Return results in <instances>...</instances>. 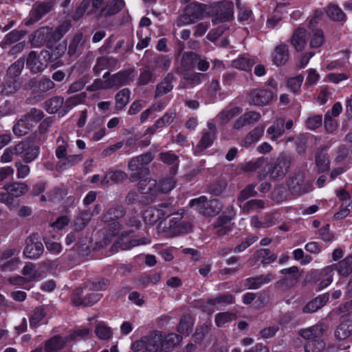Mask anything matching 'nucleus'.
<instances>
[{
  "instance_id": "16",
  "label": "nucleus",
  "mask_w": 352,
  "mask_h": 352,
  "mask_svg": "<svg viewBox=\"0 0 352 352\" xmlns=\"http://www.w3.org/2000/svg\"><path fill=\"white\" fill-rule=\"evenodd\" d=\"M86 98L87 94L85 92H82L67 98L66 100L64 101V105L59 112V116H64L76 106L85 103Z\"/></svg>"
},
{
  "instance_id": "3",
  "label": "nucleus",
  "mask_w": 352,
  "mask_h": 352,
  "mask_svg": "<svg viewBox=\"0 0 352 352\" xmlns=\"http://www.w3.org/2000/svg\"><path fill=\"white\" fill-rule=\"evenodd\" d=\"M277 91L276 82L274 79H270L263 87L255 89L250 92V103L258 107L266 106L276 96Z\"/></svg>"
},
{
  "instance_id": "22",
  "label": "nucleus",
  "mask_w": 352,
  "mask_h": 352,
  "mask_svg": "<svg viewBox=\"0 0 352 352\" xmlns=\"http://www.w3.org/2000/svg\"><path fill=\"white\" fill-rule=\"evenodd\" d=\"M124 6V0H108L101 9L100 14L104 16L115 14L120 11Z\"/></svg>"
},
{
  "instance_id": "36",
  "label": "nucleus",
  "mask_w": 352,
  "mask_h": 352,
  "mask_svg": "<svg viewBox=\"0 0 352 352\" xmlns=\"http://www.w3.org/2000/svg\"><path fill=\"white\" fill-rule=\"evenodd\" d=\"M173 80V76L168 74L160 84L157 85L155 97L162 96L173 89V86L171 82Z\"/></svg>"
},
{
  "instance_id": "25",
  "label": "nucleus",
  "mask_w": 352,
  "mask_h": 352,
  "mask_svg": "<svg viewBox=\"0 0 352 352\" xmlns=\"http://www.w3.org/2000/svg\"><path fill=\"white\" fill-rule=\"evenodd\" d=\"M232 217L231 215L222 214L217 218L214 223V228L217 230L219 235L226 234L231 228V221Z\"/></svg>"
},
{
  "instance_id": "21",
  "label": "nucleus",
  "mask_w": 352,
  "mask_h": 352,
  "mask_svg": "<svg viewBox=\"0 0 352 352\" xmlns=\"http://www.w3.org/2000/svg\"><path fill=\"white\" fill-rule=\"evenodd\" d=\"M52 29L48 27H42L34 32L32 38V43L34 46H40L50 39Z\"/></svg>"
},
{
  "instance_id": "28",
  "label": "nucleus",
  "mask_w": 352,
  "mask_h": 352,
  "mask_svg": "<svg viewBox=\"0 0 352 352\" xmlns=\"http://www.w3.org/2000/svg\"><path fill=\"white\" fill-rule=\"evenodd\" d=\"M306 31L304 28H298L294 33L291 42L298 51L304 49L306 44Z\"/></svg>"
},
{
  "instance_id": "55",
  "label": "nucleus",
  "mask_w": 352,
  "mask_h": 352,
  "mask_svg": "<svg viewBox=\"0 0 352 352\" xmlns=\"http://www.w3.org/2000/svg\"><path fill=\"white\" fill-rule=\"evenodd\" d=\"M252 64V60L245 56L239 57L232 62V66L234 68L244 71H249L251 69Z\"/></svg>"
},
{
  "instance_id": "61",
  "label": "nucleus",
  "mask_w": 352,
  "mask_h": 352,
  "mask_svg": "<svg viewBox=\"0 0 352 352\" xmlns=\"http://www.w3.org/2000/svg\"><path fill=\"white\" fill-rule=\"evenodd\" d=\"M232 18L233 10L230 6H228L225 12L217 14V15L213 18L212 22L214 24L224 23L230 21Z\"/></svg>"
},
{
  "instance_id": "10",
  "label": "nucleus",
  "mask_w": 352,
  "mask_h": 352,
  "mask_svg": "<svg viewBox=\"0 0 352 352\" xmlns=\"http://www.w3.org/2000/svg\"><path fill=\"white\" fill-rule=\"evenodd\" d=\"M287 185L289 190L297 195L308 192L312 189V184L309 180L305 181L302 173H298L291 177Z\"/></svg>"
},
{
  "instance_id": "38",
  "label": "nucleus",
  "mask_w": 352,
  "mask_h": 352,
  "mask_svg": "<svg viewBox=\"0 0 352 352\" xmlns=\"http://www.w3.org/2000/svg\"><path fill=\"white\" fill-rule=\"evenodd\" d=\"M32 126V123L28 121V120L23 117L14 126L13 132L17 136H22L25 135Z\"/></svg>"
},
{
  "instance_id": "15",
  "label": "nucleus",
  "mask_w": 352,
  "mask_h": 352,
  "mask_svg": "<svg viewBox=\"0 0 352 352\" xmlns=\"http://www.w3.org/2000/svg\"><path fill=\"white\" fill-rule=\"evenodd\" d=\"M324 331V327L323 324H317L308 328L300 329L298 334L304 339L312 341L314 340H320L323 335Z\"/></svg>"
},
{
  "instance_id": "19",
  "label": "nucleus",
  "mask_w": 352,
  "mask_h": 352,
  "mask_svg": "<svg viewBox=\"0 0 352 352\" xmlns=\"http://www.w3.org/2000/svg\"><path fill=\"white\" fill-rule=\"evenodd\" d=\"M68 341L69 338L67 337L55 336L45 342V351L57 352L58 351L63 349Z\"/></svg>"
},
{
  "instance_id": "24",
  "label": "nucleus",
  "mask_w": 352,
  "mask_h": 352,
  "mask_svg": "<svg viewBox=\"0 0 352 352\" xmlns=\"http://www.w3.org/2000/svg\"><path fill=\"white\" fill-rule=\"evenodd\" d=\"M204 74L196 72H186L184 74L180 84L183 88H187L188 86L195 87L199 85Z\"/></svg>"
},
{
  "instance_id": "51",
  "label": "nucleus",
  "mask_w": 352,
  "mask_h": 352,
  "mask_svg": "<svg viewBox=\"0 0 352 352\" xmlns=\"http://www.w3.org/2000/svg\"><path fill=\"white\" fill-rule=\"evenodd\" d=\"M326 12L329 18L336 21H343L345 20V14L342 10L337 6L329 5Z\"/></svg>"
},
{
  "instance_id": "18",
  "label": "nucleus",
  "mask_w": 352,
  "mask_h": 352,
  "mask_svg": "<svg viewBox=\"0 0 352 352\" xmlns=\"http://www.w3.org/2000/svg\"><path fill=\"white\" fill-rule=\"evenodd\" d=\"M265 126L258 125L250 131L241 140V145L249 147L260 140L264 133Z\"/></svg>"
},
{
  "instance_id": "37",
  "label": "nucleus",
  "mask_w": 352,
  "mask_h": 352,
  "mask_svg": "<svg viewBox=\"0 0 352 352\" xmlns=\"http://www.w3.org/2000/svg\"><path fill=\"white\" fill-rule=\"evenodd\" d=\"M236 319V315L234 313L220 312L215 315L214 322L218 327H222Z\"/></svg>"
},
{
  "instance_id": "27",
  "label": "nucleus",
  "mask_w": 352,
  "mask_h": 352,
  "mask_svg": "<svg viewBox=\"0 0 352 352\" xmlns=\"http://www.w3.org/2000/svg\"><path fill=\"white\" fill-rule=\"evenodd\" d=\"M289 58V53L287 47L285 45L281 44L278 45L273 54V61L276 65H284Z\"/></svg>"
},
{
  "instance_id": "63",
  "label": "nucleus",
  "mask_w": 352,
  "mask_h": 352,
  "mask_svg": "<svg viewBox=\"0 0 352 352\" xmlns=\"http://www.w3.org/2000/svg\"><path fill=\"white\" fill-rule=\"evenodd\" d=\"M324 42L323 34L320 30L313 31L310 34V46L312 48L320 47Z\"/></svg>"
},
{
  "instance_id": "34",
  "label": "nucleus",
  "mask_w": 352,
  "mask_h": 352,
  "mask_svg": "<svg viewBox=\"0 0 352 352\" xmlns=\"http://www.w3.org/2000/svg\"><path fill=\"white\" fill-rule=\"evenodd\" d=\"M127 175L121 170L109 171L101 180V184L109 185L111 182H120L124 180Z\"/></svg>"
},
{
  "instance_id": "9",
  "label": "nucleus",
  "mask_w": 352,
  "mask_h": 352,
  "mask_svg": "<svg viewBox=\"0 0 352 352\" xmlns=\"http://www.w3.org/2000/svg\"><path fill=\"white\" fill-rule=\"evenodd\" d=\"M48 56L47 52H41L37 54L32 51L28 56L26 65L34 73L42 72L47 67Z\"/></svg>"
},
{
  "instance_id": "54",
  "label": "nucleus",
  "mask_w": 352,
  "mask_h": 352,
  "mask_svg": "<svg viewBox=\"0 0 352 352\" xmlns=\"http://www.w3.org/2000/svg\"><path fill=\"white\" fill-rule=\"evenodd\" d=\"M124 212L122 206L111 208L103 215V219L106 222L118 219L123 216Z\"/></svg>"
},
{
  "instance_id": "8",
  "label": "nucleus",
  "mask_w": 352,
  "mask_h": 352,
  "mask_svg": "<svg viewBox=\"0 0 352 352\" xmlns=\"http://www.w3.org/2000/svg\"><path fill=\"white\" fill-rule=\"evenodd\" d=\"M26 245L23 250L25 256L29 258H37L43 252V245L37 234H32L27 238Z\"/></svg>"
},
{
  "instance_id": "40",
  "label": "nucleus",
  "mask_w": 352,
  "mask_h": 352,
  "mask_svg": "<svg viewBox=\"0 0 352 352\" xmlns=\"http://www.w3.org/2000/svg\"><path fill=\"white\" fill-rule=\"evenodd\" d=\"M95 333L100 340H108L112 337L113 331L105 322H100L96 327Z\"/></svg>"
},
{
  "instance_id": "23",
  "label": "nucleus",
  "mask_w": 352,
  "mask_h": 352,
  "mask_svg": "<svg viewBox=\"0 0 352 352\" xmlns=\"http://www.w3.org/2000/svg\"><path fill=\"white\" fill-rule=\"evenodd\" d=\"M53 7L54 3L52 1L36 3L31 12V16L34 21H36L43 16L50 12Z\"/></svg>"
},
{
  "instance_id": "12",
  "label": "nucleus",
  "mask_w": 352,
  "mask_h": 352,
  "mask_svg": "<svg viewBox=\"0 0 352 352\" xmlns=\"http://www.w3.org/2000/svg\"><path fill=\"white\" fill-rule=\"evenodd\" d=\"M265 158L261 157L254 160L245 162L241 164V169L245 172H256L260 179L266 178V172H265Z\"/></svg>"
},
{
  "instance_id": "29",
  "label": "nucleus",
  "mask_w": 352,
  "mask_h": 352,
  "mask_svg": "<svg viewBox=\"0 0 352 352\" xmlns=\"http://www.w3.org/2000/svg\"><path fill=\"white\" fill-rule=\"evenodd\" d=\"M284 124L285 122L283 119H277L274 124L267 129V133L271 135L270 138L272 141L277 142L278 138L283 134Z\"/></svg>"
},
{
  "instance_id": "2",
  "label": "nucleus",
  "mask_w": 352,
  "mask_h": 352,
  "mask_svg": "<svg viewBox=\"0 0 352 352\" xmlns=\"http://www.w3.org/2000/svg\"><path fill=\"white\" fill-rule=\"evenodd\" d=\"M166 216L168 218L161 221L157 227L159 232L164 233L167 236H174L191 230L189 223L182 221V213H172L171 211L169 215Z\"/></svg>"
},
{
  "instance_id": "48",
  "label": "nucleus",
  "mask_w": 352,
  "mask_h": 352,
  "mask_svg": "<svg viewBox=\"0 0 352 352\" xmlns=\"http://www.w3.org/2000/svg\"><path fill=\"white\" fill-rule=\"evenodd\" d=\"M198 60V56L193 52H186L182 58V66L185 69L193 68Z\"/></svg>"
},
{
  "instance_id": "41",
  "label": "nucleus",
  "mask_w": 352,
  "mask_h": 352,
  "mask_svg": "<svg viewBox=\"0 0 352 352\" xmlns=\"http://www.w3.org/2000/svg\"><path fill=\"white\" fill-rule=\"evenodd\" d=\"M131 160L129 163V168L131 171L137 172L136 173L131 175V176L130 177V180L131 182H135L137 179H140L142 176L147 175L149 173L148 169L147 168L144 167L143 166V164L141 163V162H140V161H137L136 162H135V166H136L135 168L131 167Z\"/></svg>"
},
{
  "instance_id": "5",
  "label": "nucleus",
  "mask_w": 352,
  "mask_h": 352,
  "mask_svg": "<svg viewBox=\"0 0 352 352\" xmlns=\"http://www.w3.org/2000/svg\"><path fill=\"white\" fill-rule=\"evenodd\" d=\"M190 207H196V210L204 216H214L222 210L221 204L217 199L209 201L205 196H201L197 199H191Z\"/></svg>"
},
{
  "instance_id": "31",
  "label": "nucleus",
  "mask_w": 352,
  "mask_h": 352,
  "mask_svg": "<svg viewBox=\"0 0 352 352\" xmlns=\"http://www.w3.org/2000/svg\"><path fill=\"white\" fill-rule=\"evenodd\" d=\"M22 274L30 282L36 281L43 276V272L38 270H36L34 265L32 263H28L24 266Z\"/></svg>"
},
{
  "instance_id": "56",
  "label": "nucleus",
  "mask_w": 352,
  "mask_h": 352,
  "mask_svg": "<svg viewBox=\"0 0 352 352\" xmlns=\"http://www.w3.org/2000/svg\"><path fill=\"white\" fill-rule=\"evenodd\" d=\"M23 34L21 32L14 30L8 33L4 38L3 41L0 43V46L2 48H6L7 45L13 44L19 41Z\"/></svg>"
},
{
  "instance_id": "52",
  "label": "nucleus",
  "mask_w": 352,
  "mask_h": 352,
  "mask_svg": "<svg viewBox=\"0 0 352 352\" xmlns=\"http://www.w3.org/2000/svg\"><path fill=\"white\" fill-rule=\"evenodd\" d=\"M117 64V61L113 58L101 57L98 59L94 70L96 72H100L104 69L114 67Z\"/></svg>"
},
{
  "instance_id": "13",
  "label": "nucleus",
  "mask_w": 352,
  "mask_h": 352,
  "mask_svg": "<svg viewBox=\"0 0 352 352\" xmlns=\"http://www.w3.org/2000/svg\"><path fill=\"white\" fill-rule=\"evenodd\" d=\"M274 278V275L267 273L255 277L248 278L244 280V286L248 289H256L267 284Z\"/></svg>"
},
{
  "instance_id": "57",
  "label": "nucleus",
  "mask_w": 352,
  "mask_h": 352,
  "mask_svg": "<svg viewBox=\"0 0 352 352\" xmlns=\"http://www.w3.org/2000/svg\"><path fill=\"white\" fill-rule=\"evenodd\" d=\"M24 67V60L22 58L18 59L13 64H12L8 69L7 75L9 78H14L18 76Z\"/></svg>"
},
{
  "instance_id": "33",
  "label": "nucleus",
  "mask_w": 352,
  "mask_h": 352,
  "mask_svg": "<svg viewBox=\"0 0 352 352\" xmlns=\"http://www.w3.org/2000/svg\"><path fill=\"white\" fill-rule=\"evenodd\" d=\"M64 105V99L60 96H54L45 102V109L49 113L60 111Z\"/></svg>"
},
{
  "instance_id": "58",
  "label": "nucleus",
  "mask_w": 352,
  "mask_h": 352,
  "mask_svg": "<svg viewBox=\"0 0 352 352\" xmlns=\"http://www.w3.org/2000/svg\"><path fill=\"white\" fill-rule=\"evenodd\" d=\"M21 146L16 145L7 148L1 157V162L3 163H8L12 161L14 155H19V151L21 149Z\"/></svg>"
},
{
  "instance_id": "64",
  "label": "nucleus",
  "mask_w": 352,
  "mask_h": 352,
  "mask_svg": "<svg viewBox=\"0 0 352 352\" xmlns=\"http://www.w3.org/2000/svg\"><path fill=\"white\" fill-rule=\"evenodd\" d=\"M56 142L58 145L56 150V156L60 160L67 155L68 144L62 137H59Z\"/></svg>"
},
{
  "instance_id": "59",
  "label": "nucleus",
  "mask_w": 352,
  "mask_h": 352,
  "mask_svg": "<svg viewBox=\"0 0 352 352\" xmlns=\"http://www.w3.org/2000/svg\"><path fill=\"white\" fill-rule=\"evenodd\" d=\"M265 203L260 199H252L241 205V207L246 212L260 210L264 208Z\"/></svg>"
},
{
  "instance_id": "46",
  "label": "nucleus",
  "mask_w": 352,
  "mask_h": 352,
  "mask_svg": "<svg viewBox=\"0 0 352 352\" xmlns=\"http://www.w3.org/2000/svg\"><path fill=\"white\" fill-rule=\"evenodd\" d=\"M108 72L104 73L102 78L95 80L91 85L87 87L89 91H96L101 89H109V85L108 84L107 78Z\"/></svg>"
},
{
  "instance_id": "42",
  "label": "nucleus",
  "mask_w": 352,
  "mask_h": 352,
  "mask_svg": "<svg viewBox=\"0 0 352 352\" xmlns=\"http://www.w3.org/2000/svg\"><path fill=\"white\" fill-rule=\"evenodd\" d=\"M352 333V324L349 322H342L335 331V336L339 340H344Z\"/></svg>"
},
{
  "instance_id": "4",
  "label": "nucleus",
  "mask_w": 352,
  "mask_h": 352,
  "mask_svg": "<svg viewBox=\"0 0 352 352\" xmlns=\"http://www.w3.org/2000/svg\"><path fill=\"white\" fill-rule=\"evenodd\" d=\"M291 157L286 153H281L274 163H270L265 159V172L266 177H269L272 180L282 179L289 170Z\"/></svg>"
},
{
  "instance_id": "26",
  "label": "nucleus",
  "mask_w": 352,
  "mask_h": 352,
  "mask_svg": "<svg viewBox=\"0 0 352 352\" xmlns=\"http://www.w3.org/2000/svg\"><path fill=\"white\" fill-rule=\"evenodd\" d=\"M82 160V155L80 154L66 155L57 163L56 169L60 171L68 169L81 162Z\"/></svg>"
},
{
  "instance_id": "14",
  "label": "nucleus",
  "mask_w": 352,
  "mask_h": 352,
  "mask_svg": "<svg viewBox=\"0 0 352 352\" xmlns=\"http://www.w3.org/2000/svg\"><path fill=\"white\" fill-rule=\"evenodd\" d=\"M18 146H21V149L19 151V156L25 162H31L37 157L38 155V146L32 145L26 142H20L18 144Z\"/></svg>"
},
{
  "instance_id": "35",
  "label": "nucleus",
  "mask_w": 352,
  "mask_h": 352,
  "mask_svg": "<svg viewBox=\"0 0 352 352\" xmlns=\"http://www.w3.org/2000/svg\"><path fill=\"white\" fill-rule=\"evenodd\" d=\"M338 274L342 276H346L352 272V255L346 256L338 264H334Z\"/></svg>"
},
{
  "instance_id": "7",
  "label": "nucleus",
  "mask_w": 352,
  "mask_h": 352,
  "mask_svg": "<svg viewBox=\"0 0 352 352\" xmlns=\"http://www.w3.org/2000/svg\"><path fill=\"white\" fill-rule=\"evenodd\" d=\"M171 211L173 210L169 204L164 203L159 205L158 208L150 207L147 208L143 214V217L146 223L153 225L157 223L162 217L169 215Z\"/></svg>"
},
{
  "instance_id": "11",
  "label": "nucleus",
  "mask_w": 352,
  "mask_h": 352,
  "mask_svg": "<svg viewBox=\"0 0 352 352\" xmlns=\"http://www.w3.org/2000/svg\"><path fill=\"white\" fill-rule=\"evenodd\" d=\"M102 1L103 0H82L73 14V19L79 20L86 13L87 14L96 13L101 7Z\"/></svg>"
},
{
  "instance_id": "53",
  "label": "nucleus",
  "mask_w": 352,
  "mask_h": 352,
  "mask_svg": "<svg viewBox=\"0 0 352 352\" xmlns=\"http://www.w3.org/2000/svg\"><path fill=\"white\" fill-rule=\"evenodd\" d=\"M192 327L193 322L192 318L189 316H184L180 320L177 331L181 334L187 336L192 331Z\"/></svg>"
},
{
  "instance_id": "49",
  "label": "nucleus",
  "mask_w": 352,
  "mask_h": 352,
  "mask_svg": "<svg viewBox=\"0 0 352 352\" xmlns=\"http://www.w3.org/2000/svg\"><path fill=\"white\" fill-rule=\"evenodd\" d=\"M130 91L129 89H123L117 93L115 97L118 109L124 108L129 101Z\"/></svg>"
},
{
  "instance_id": "32",
  "label": "nucleus",
  "mask_w": 352,
  "mask_h": 352,
  "mask_svg": "<svg viewBox=\"0 0 352 352\" xmlns=\"http://www.w3.org/2000/svg\"><path fill=\"white\" fill-rule=\"evenodd\" d=\"M157 182L152 179H141L138 183L140 191L144 195H154L157 192Z\"/></svg>"
},
{
  "instance_id": "1",
  "label": "nucleus",
  "mask_w": 352,
  "mask_h": 352,
  "mask_svg": "<svg viewBox=\"0 0 352 352\" xmlns=\"http://www.w3.org/2000/svg\"><path fill=\"white\" fill-rule=\"evenodd\" d=\"M182 340V337L175 333L165 334L155 331L147 336L148 352H171Z\"/></svg>"
},
{
  "instance_id": "60",
  "label": "nucleus",
  "mask_w": 352,
  "mask_h": 352,
  "mask_svg": "<svg viewBox=\"0 0 352 352\" xmlns=\"http://www.w3.org/2000/svg\"><path fill=\"white\" fill-rule=\"evenodd\" d=\"M325 344L322 340H314L309 341L305 345L306 352H323Z\"/></svg>"
},
{
  "instance_id": "50",
  "label": "nucleus",
  "mask_w": 352,
  "mask_h": 352,
  "mask_svg": "<svg viewBox=\"0 0 352 352\" xmlns=\"http://www.w3.org/2000/svg\"><path fill=\"white\" fill-rule=\"evenodd\" d=\"M316 165L319 173L327 171L329 169V160L326 153L321 151L316 157Z\"/></svg>"
},
{
  "instance_id": "47",
  "label": "nucleus",
  "mask_w": 352,
  "mask_h": 352,
  "mask_svg": "<svg viewBox=\"0 0 352 352\" xmlns=\"http://www.w3.org/2000/svg\"><path fill=\"white\" fill-rule=\"evenodd\" d=\"M101 296L99 294L93 292L90 294H87L82 298L81 297H79L78 300L74 298V302L76 305L91 306L98 302Z\"/></svg>"
},
{
  "instance_id": "62",
  "label": "nucleus",
  "mask_w": 352,
  "mask_h": 352,
  "mask_svg": "<svg viewBox=\"0 0 352 352\" xmlns=\"http://www.w3.org/2000/svg\"><path fill=\"white\" fill-rule=\"evenodd\" d=\"M234 297L231 294H225L220 296L214 299H210L208 301V305L214 307L219 304L230 305L233 302Z\"/></svg>"
},
{
  "instance_id": "44",
  "label": "nucleus",
  "mask_w": 352,
  "mask_h": 352,
  "mask_svg": "<svg viewBox=\"0 0 352 352\" xmlns=\"http://www.w3.org/2000/svg\"><path fill=\"white\" fill-rule=\"evenodd\" d=\"M46 312L43 307H36L30 318V324L32 328L38 327L40 322L45 318Z\"/></svg>"
},
{
  "instance_id": "45",
  "label": "nucleus",
  "mask_w": 352,
  "mask_h": 352,
  "mask_svg": "<svg viewBox=\"0 0 352 352\" xmlns=\"http://www.w3.org/2000/svg\"><path fill=\"white\" fill-rule=\"evenodd\" d=\"M241 109L239 107L226 109L219 113L217 118L220 120L221 124L228 123L234 116L239 114Z\"/></svg>"
},
{
  "instance_id": "43",
  "label": "nucleus",
  "mask_w": 352,
  "mask_h": 352,
  "mask_svg": "<svg viewBox=\"0 0 352 352\" xmlns=\"http://www.w3.org/2000/svg\"><path fill=\"white\" fill-rule=\"evenodd\" d=\"M85 42V39L83 35L80 33L76 34L69 43L68 53L70 55H73L77 52H79L82 49Z\"/></svg>"
},
{
  "instance_id": "30",
  "label": "nucleus",
  "mask_w": 352,
  "mask_h": 352,
  "mask_svg": "<svg viewBox=\"0 0 352 352\" xmlns=\"http://www.w3.org/2000/svg\"><path fill=\"white\" fill-rule=\"evenodd\" d=\"M4 189L13 197H19L25 194L28 190V186L24 183L14 182L7 184Z\"/></svg>"
},
{
  "instance_id": "6",
  "label": "nucleus",
  "mask_w": 352,
  "mask_h": 352,
  "mask_svg": "<svg viewBox=\"0 0 352 352\" xmlns=\"http://www.w3.org/2000/svg\"><path fill=\"white\" fill-rule=\"evenodd\" d=\"M207 6L202 3H190L186 6L183 15L177 20L178 26H182L195 23L201 19L206 10Z\"/></svg>"
},
{
  "instance_id": "39",
  "label": "nucleus",
  "mask_w": 352,
  "mask_h": 352,
  "mask_svg": "<svg viewBox=\"0 0 352 352\" xmlns=\"http://www.w3.org/2000/svg\"><path fill=\"white\" fill-rule=\"evenodd\" d=\"M336 266L335 265H331L325 267L322 270V274L325 276L322 280L319 283V289H323L328 287L333 281V274L336 270Z\"/></svg>"
},
{
  "instance_id": "17",
  "label": "nucleus",
  "mask_w": 352,
  "mask_h": 352,
  "mask_svg": "<svg viewBox=\"0 0 352 352\" xmlns=\"http://www.w3.org/2000/svg\"><path fill=\"white\" fill-rule=\"evenodd\" d=\"M131 72L129 71L120 72L113 75H110L108 72V84L109 89L118 88L120 86L124 85L130 81Z\"/></svg>"
},
{
  "instance_id": "20",
  "label": "nucleus",
  "mask_w": 352,
  "mask_h": 352,
  "mask_svg": "<svg viewBox=\"0 0 352 352\" xmlns=\"http://www.w3.org/2000/svg\"><path fill=\"white\" fill-rule=\"evenodd\" d=\"M329 300L328 294H324L318 296L313 300L308 302L302 309V311L306 314L314 313L322 308Z\"/></svg>"
}]
</instances>
